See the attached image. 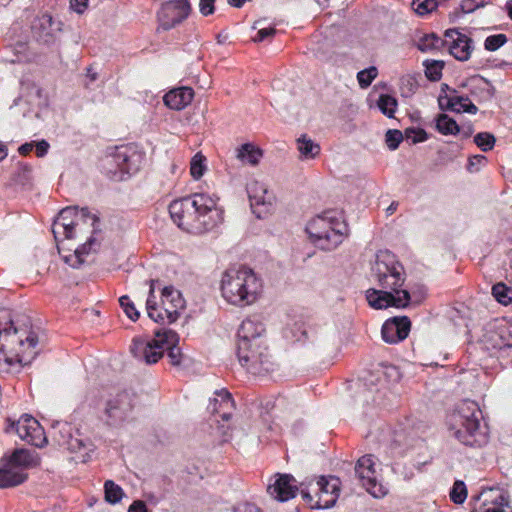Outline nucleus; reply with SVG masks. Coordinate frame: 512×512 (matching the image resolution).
Returning <instances> with one entry per match:
<instances>
[{
  "instance_id": "37",
  "label": "nucleus",
  "mask_w": 512,
  "mask_h": 512,
  "mask_svg": "<svg viewBox=\"0 0 512 512\" xmlns=\"http://www.w3.org/2000/svg\"><path fill=\"white\" fill-rule=\"evenodd\" d=\"M444 41L435 34H425L417 41V47L419 50L426 52L434 49H439L443 45Z\"/></svg>"
},
{
  "instance_id": "55",
  "label": "nucleus",
  "mask_w": 512,
  "mask_h": 512,
  "mask_svg": "<svg viewBox=\"0 0 512 512\" xmlns=\"http://www.w3.org/2000/svg\"><path fill=\"white\" fill-rule=\"evenodd\" d=\"M233 512H261L258 507L251 503H243L234 507Z\"/></svg>"
},
{
  "instance_id": "24",
  "label": "nucleus",
  "mask_w": 512,
  "mask_h": 512,
  "mask_svg": "<svg viewBox=\"0 0 512 512\" xmlns=\"http://www.w3.org/2000/svg\"><path fill=\"white\" fill-rule=\"evenodd\" d=\"M410 327L411 322L408 317H394L383 324L382 338L389 344H396L408 336Z\"/></svg>"
},
{
  "instance_id": "54",
  "label": "nucleus",
  "mask_w": 512,
  "mask_h": 512,
  "mask_svg": "<svg viewBox=\"0 0 512 512\" xmlns=\"http://www.w3.org/2000/svg\"><path fill=\"white\" fill-rule=\"evenodd\" d=\"M70 7L78 14H82L88 7V0H71Z\"/></svg>"
},
{
  "instance_id": "13",
  "label": "nucleus",
  "mask_w": 512,
  "mask_h": 512,
  "mask_svg": "<svg viewBox=\"0 0 512 512\" xmlns=\"http://www.w3.org/2000/svg\"><path fill=\"white\" fill-rule=\"evenodd\" d=\"M237 356L240 364L253 375H262L272 369V356L267 343L238 345Z\"/></svg>"
},
{
  "instance_id": "59",
  "label": "nucleus",
  "mask_w": 512,
  "mask_h": 512,
  "mask_svg": "<svg viewBox=\"0 0 512 512\" xmlns=\"http://www.w3.org/2000/svg\"><path fill=\"white\" fill-rule=\"evenodd\" d=\"M486 160L485 156L483 155H475L469 159L468 167L469 169L474 165H479L483 163Z\"/></svg>"
},
{
  "instance_id": "29",
  "label": "nucleus",
  "mask_w": 512,
  "mask_h": 512,
  "mask_svg": "<svg viewBox=\"0 0 512 512\" xmlns=\"http://www.w3.org/2000/svg\"><path fill=\"white\" fill-rule=\"evenodd\" d=\"M27 474L16 470L6 462L0 467V488H10L24 483Z\"/></svg>"
},
{
  "instance_id": "61",
  "label": "nucleus",
  "mask_w": 512,
  "mask_h": 512,
  "mask_svg": "<svg viewBox=\"0 0 512 512\" xmlns=\"http://www.w3.org/2000/svg\"><path fill=\"white\" fill-rule=\"evenodd\" d=\"M155 280H150L149 281V284H150V289H149V296H148V299L147 300H155Z\"/></svg>"
},
{
  "instance_id": "20",
  "label": "nucleus",
  "mask_w": 512,
  "mask_h": 512,
  "mask_svg": "<svg viewBox=\"0 0 512 512\" xmlns=\"http://www.w3.org/2000/svg\"><path fill=\"white\" fill-rule=\"evenodd\" d=\"M247 193L253 212L258 218L263 217L270 211L274 198L268 193L264 183L256 179L250 180L247 184Z\"/></svg>"
},
{
  "instance_id": "8",
  "label": "nucleus",
  "mask_w": 512,
  "mask_h": 512,
  "mask_svg": "<svg viewBox=\"0 0 512 512\" xmlns=\"http://www.w3.org/2000/svg\"><path fill=\"white\" fill-rule=\"evenodd\" d=\"M345 229L343 221L332 212L318 215L306 225L312 243L324 250L336 248L344 239Z\"/></svg>"
},
{
  "instance_id": "38",
  "label": "nucleus",
  "mask_w": 512,
  "mask_h": 512,
  "mask_svg": "<svg viewBox=\"0 0 512 512\" xmlns=\"http://www.w3.org/2000/svg\"><path fill=\"white\" fill-rule=\"evenodd\" d=\"M377 106L384 115L392 118L397 108V100L390 95L382 94L377 101Z\"/></svg>"
},
{
  "instance_id": "11",
  "label": "nucleus",
  "mask_w": 512,
  "mask_h": 512,
  "mask_svg": "<svg viewBox=\"0 0 512 512\" xmlns=\"http://www.w3.org/2000/svg\"><path fill=\"white\" fill-rule=\"evenodd\" d=\"M185 308V300L181 293L172 286H166L161 293V302L147 300L146 309L148 316L155 322L173 323Z\"/></svg>"
},
{
  "instance_id": "6",
  "label": "nucleus",
  "mask_w": 512,
  "mask_h": 512,
  "mask_svg": "<svg viewBox=\"0 0 512 512\" xmlns=\"http://www.w3.org/2000/svg\"><path fill=\"white\" fill-rule=\"evenodd\" d=\"M220 291L229 304L243 308L256 303L263 292L261 278L250 268L232 267L221 278Z\"/></svg>"
},
{
  "instance_id": "25",
  "label": "nucleus",
  "mask_w": 512,
  "mask_h": 512,
  "mask_svg": "<svg viewBox=\"0 0 512 512\" xmlns=\"http://www.w3.org/2000/svg\"><path fill=\"white\" fill-rule=\"evenodd\" d=\"M298 487L296 480L289 474H278L268 486V493L276 500L284 502L295 497Z\"/></svg>"
},
{
  "instance_id": "19",
  "label": "nucleus",
  "mask_w": 512,
  "mask_h": 512,
  "mask_svg": "<svg viewBox=\"0 0 512 512\" xmlns=\"http://www.w3.org/2000/svg\"><path fill=\"white\" fill-rule=\"evenodd\" d=\"M10 430H14L22 440L36 447H43L47 442L43 428L30 415H23L16 422H11L8 431Z\"/></svg>"
},
{
  "instance_id": "18",
  "label": "nucleus",
  "mask_w": 512,
  "mask_h": 512,
  "mask_svg": "<svg viewBox=\"0 0 512 512\" xmlns=\"http://www.w3.org/2000/svg\"><path fill=\"white\" fill-rule=\"evenodd\" d=\"M375 465L372 456L365 455L357 461L355 471L367 492L374 497H382L386 494V489L378 482Z\"/></svg>"
},
{
  "instance_id": "30",
  "label": "nucleus",
  "mask_w": 512,
  "mask_h": 512,
  "mask_svg": "<svg viewBox=\"0 0 512 512\" xmlns=\"http://www.w3.org/2000/svg\"><path fill=\"white\" fill-rule=\"evenodd\" d=\"M7 462L11 467L23 472V469L39 466L40 458L29 451L18 450L12 454Z\"/></svg>"
},
{
  "instance_id": "23",
  "label": "nucleus",
  "mask_w": 512,
  "mask_h": 512,
  "mask_svg": "<svg viewBox=\"0 0 512 512\" xmlns=\"http://www.w3.org/2000/svg\"><path fill=\"white\" fill-rule=\"evenodd\" d=\"M238 345L267 343L266 329L258 319H245L238 330Z\"/></svg>"
},
{
  "instance_id": "2",
  "label": "nucleus",
  "mask_w": 512,
  "mask_h": 512,
  "mask_svg": "<svg viewBox=\"0 0 512 512\" xmlns=\"http://www.w3.org/2000/svg\"><path fill=\"white\" fill-rule=\"evenodd\" d=\"M169 213L179 228L193 234L211 231L224 221V209L219 198L208 193H195L173 201Z\"/></svg>"
},
{
  "instance_id": "5",
  "label": "nucleus",
  "mask_w": 512,
  "mask_h": 512,
  "mask_svg": "<svg viewBox=\"0 0 512 512\" xmlns=\"http://www.w3.org/2000/svg\"><path fill=\"white\" fill-rule=\"evenodd\" d=\"M179 335L170 329H162L152 336H139L132 340L130 351L140 362L147 365L157 363L165 354L172 366H180L185 358L179 346Z\"/></svg>"
},
{
  "instance_id": "64",
  "label": "nucleus",
  "mask_w": 512,
  "mask_h": 512,
  "mask_svg": "<svg viewBox=\"0 0 512 512\" xmlns=\"http://www.w3.org/2000/svg\"><path fill=\"white\" fill-rule=\"evenodd\" d=\"M397 209V204L396 203H392L388 208H387V213L388 214H392L394 213V211Z\"/></svg>"
},
{
  "instance_id": "33",
  "label": "nucleus",
  "mask_w": 512,
  "mask_h": 512,
  "mask_svg": "<svg viewBox=\"0 0 512 512\" xmlns=\"http://www.w3.org/2000/svg\"><path fill=\"white\" fill-rule=\"evenodd\" d=\"M495 336L499 338V341H494V348L512 347V324L504 323L499 325Z\"/></svg>"
},
{
  "instance_id": "43",
  "label": "nucleus",
  "mask_w": 512,
  "mask_h": 512,
  "mask_svg": "<svg viewBox=\"0 0 512 512\" xmlns=\"http://www.w3.org/2000/svg\"><path fill=\"white\" fill-rule=\"evenodd\" d=\"M495 141V137L488 132H481L474 136L475 144L484 152L492 150Z\"/></svg>"
},
{
  "instance_id": "49",
  "label": "nucleus",
  "mask_w": 512,
  "mask_h": 512,
  "mask_svg": "<svg viewBox=\"0 0 512 512\" xmlns=\"http://www.w3.org/2000/svg\"><path fill=\"white\" fill-rule=\"evenodd\" d=\"M507 41V38L504 34L492 35L486 38L484 46L485 49L489 51H495L504 45Z\"/></svg>"
},
{
  "instance_id": "12",
  "label": "nucleus",
  "mask_w": 512,
  "mask_h": 512,
  "mask_svg": "<svg viewBox=\"0 0 512 512\" xmlns=\"http://www.w3.org/2000/svg\"><path fill=\"white\" fill-rule=\"evenodd\" d=\"M341 481L335 476H321L309 489L301 490L303 499L314 509L332 507L340 494Z\"/></svg>"
},
{
  "instance_id": "28",
  "label": "nucleus",
  "mask_w": 512,
  "mask_h": 512,
  "mask_svg": "<svg viewBox=\"0 0 512 512\" xmlns=\"http://www.w3.org/2000/svg\"><path fill=\"white\" fill-rule=\"evenodd\" d=\"M439 104L441 108L446 107L457 113L468 112L475 114L478 110L468 97L458 95L440 97Z\"/></svg>"
},
{
  "instance_id": "60",
  "label": "nucleus",
  "mask_w": 512,
  "mask_h": 512,
  "mask_svg": "<svg viewBox=\"0 0 512 512\" xmlns=\"http://www.w3.org/2000/svg\"><path fill=\"white\" fill-rule=\"evenodd\" d=\"M34 148V142L31 143H25L21 145L18 149L19 153L22 155L28 154L32 149Z\"/></svg>"
},
{
  "instance_id": "47",
  "label": "nucleus",
  "mask_w": 512,
  "mask_h": 512,
  "mask_svg": "<svg viewBox=\"0 0 512 512\" xmlns=\"http://www.w3.org/2000/svg\"><path fill=\"white\" fill-rule=\"evenodd\" d=\"M442 69L443 62L441 61L426 62L425 74L430 80L437 81L441 78Z\"/></svg>"
},
{
  "instance_id": "53",
  "label": "nucleus",
  "mask_w": 512,
  "mask_h": 512,
  "mask_svg": "<svg viewBox=\"0 0 512 512\" xmlns=\"http://www.w3.org/2000/svg\"><path fill=\"white\" fill-rule=\"evenodd\" d=\"M276 33L274 28H264L258 31L257 36L253 39L254 42H261L266 38H272Z\"/></svg>"
},
{
  "instance_id": "22",
  "label": "nucleus",
  "mask_w": 512,
  "mask_h": 512,
  "mask_svg": "<svg viewBox=\"0 0 512 512\" xmlns=\"http://www.w3.org/2000/svg\"><path fill=\"white\" fill-rule=\"evenodd\" d=\"M32 30L37 41L50 45L55 42L61 26L59 22L53 20L52 16L44 14L34 20Z\"/></svg>"
},
{
  "instance_id": "44",
  "label": "nucleus",
  "mask_w": 512,
  "mask_h": 512,
  "mask_svg": "<svg viewBox=\"0 0 512 512\" xmlns=\"http://www.w3.org/2000/svg\"><path fill=\"white\" fill-rule=\"evenodd\" d=\"M378 70L376 67L371 66L367 69H364L357 74V80L359 82V85L362 88H367L372 81L377 77Z\"/></svg>"
},
{
  "instance_id": "4",
  "label": "nucleus",
  "mask_w": 512,
  "mask_h": 512,
  "mask_svg": "<svg viewBox=\"0 0 512 512\" xmlns=\"http://www.w3.org/2000/svg\"><path fill=\"white\" fill-rule=\"evenodd\" d=\"M37 336L29 333L25 340L13 328L8 314L0 317V373H17L22 365L30 363L37 354Z\"/></svg>"
},
{
  "instance_id": "26",
  "label": "nucleus",
  "mask_w": 512,
  "mask_h": 512,
  "mask_svg": "<svg viewBox=\"0 0 512 512\" xmlns=\"http://www.w3.org/2000/svg\"><path fill=\"white\" fill-rule=\"evenodd\" d=\"M194 98V91L190 87H179L167 92L163 98L165 105L173 110H182L187 107Z\"/></svg>"
},
{
  "instance_id": "1",
  "label": "nucleus",
  "mask_w": 512,
  "mask_h": 512,
  "mask_svg": "<svg viewBox=\"0 0 512 512\" xmlns=\"http://www.w3.org/2000/svg\"><path fill=\"white\" fill-rule=\"evenodd\" d=\"M98 219L86 210L68 207L60 211L52 225L59 253L71 267H79L84 256L96 252L100 239L96 231Z\"/></svg>"
},
{
  "instance_id": "42",
  "label": "nucleus",
  "mask_w": 512,
  "mask_h": 512,
  "mask_svg": "<svg viewBox=\"0 0 512 512\" xmlns=\"http://www.w3.org/2000/svg\"><path fill=\"white\" fill-rule=\"evenodd\" d=\"M104 488L105 498L110 503H117L123 497V491L121 487L116 485L113 481H106Z\"/></svg>"
},
{
  "instance_id": "39",
  "label": "nucleus",
  "mask_w": 512,
  "mask_h": 512,
  "mask_svg": "<svg viewBox=\"0 0 512 512\" xmlns=\"http://www.w3.org/2000/svg\"><path fill=\"white\" fill-rule=\"evenodd\" d=\"M32 179V169L30 166L25 164H20L13 175V182L16 185H20L25 187L30 184Z\"/></svg>"
},
{
  "instance_id": "17",
  "label": "nucleus",
  "mask_w": 512,
  "mask_h": 512,
  "mask_svg": "<svg viewBox=\"0 0 512 512\" xmlns=\"http://www.w3.org/2000/svg\"><path fill=\"white\" fill-rule=\"evenodd\" d=\"M190 11L191 6L188 0L165 2L157 14L159 28L170 30L176 27L189 16Z\"/></svg>"
},
{
  "instance_id": "7",
  "label": "nucleus",
  "mask_w": 512,
  "mask_h": 512,
  "mask_svg": "<svg viewBox=\"0 0 512 512\" xmlns=\"http://www.w3.org/2000/svg\"><path fill=\"white\" fill-rule=\"evenodd\" d=\"M482 412L474 401H462L450 416V430L464 445L482 447L488 443V429L481 422Z\"/></svg>"
},
{
  "instance_id": "63",
  "label": "nucleus",
  "mask_w": 512,
  "mask_h": 512,
  "mask_svg": "<svg viewBox=\"0 0 512 512\" xmlns=\"http://www.w3.org/2000/svg\"><path fill=\"white\" fill-rule=\"evenodd\" d=\"M506 10L508 12L509 17L512 19V0H509L506 3Z\"/></svg>"
},
{
  "instance_id": "56",
  "label": "nucleus",
  "mask_w": 512,
  "mask_h": 512,
  "mask_svg": "<svg viewBox=\"0 0 512 512\" xmlns=\"http://www.w3.org/2000/svg\"><path fill=\"white\" fill-rule=\"evenodd\" d=\"M34 147H35V150H36V155L38 157H43L44 155L47 154L48 152V149H49V143L45 140H41L37 143L34 144Z\"/></svg>"
},
{
  "instance_id": "35",
  "label": "nucleus",
  "mask_w": 512,
  "mask_h": 512,
  "mask_svg": "<svg viewBox=\"0 0 512 512\" xmlns=\"http://www.w3.org/2000/svg\"><path fill=\"white\" fill-rule=\"evenodd\" d=\"M437 130L444 135H455L459 132L456 121L446 114H440L436 120Z\"/></svg>"
},
{
  "instance_id": "21",
  "label": "nucleus",
  "mask_w": 512,
  "mask_h": 512,
  "mask_svg": "<svg viewBox=\"0 0 512 512\" xmlns=\"http://www.w3.org/2000/svg\"><path fill=\"white\" fill-rule=\"evenodd\" d=\"M471 39L459 32L457 29H450L445 32L444 43L448 47L451 55L459 61L469 59L472 52Z\"/></svg>"
},
{
  "instance_id": "3",
  "label": "nucleus",
  "mask_w": 512,
  "mask_h": 512,
  "mask_svg": "<svg viewBox=\"0 0 512 512\" xmlns=\"http://www.w3.org/2000/svg\"><path fill=\"white\" fill-rule=\"evenodd\" d=\"M372 271L382 289L366 291L368 304L374 309L406 307L410 300V294L407 290L401 289L405 281L404 268L395 256L389 251L379 252Z\"/></svg>"
},
{
  "instance_id": "62",
  "label": "nucleus",
  "mask_w": 512,
  "mask_h": 512,
  "mask_svg": "<svg viewBox=\"0 0 512 512\" xmlns=\"http://www.w3.org/2000/svg\"><path fill=\"white\" fill-rule=\"evenodd\" d=\"M87 77L91 80V81H95L97 79V73L95 71H93L92 69H88L87 70Z\"/></svg>"
},
{
  "instance_id": "40",
  "label": "nucleus",
  "mask_w": 512,
  "mask_h": 512,
  "mask_svg": "<svg viewBox=\"0 0 512 512\" xmlns=\"http://www.w3.org/2000/svg\"><path fill=\"white\" fill-rule=\"evenodd\" d=\"M438 4V0H413L411 6L418 15L423 16L435 10Z\"/></svg>"
},
{
  "instance_id": "50",
  "label": "nucleus",
  "mask_w": 512,
  "mask_h": 512,
  "mask_svg": "<svg viewBox=\"0 0 512 512\" xmlns=\"http://www.w3.org/2000/svg\"><path fill=\"white\" fill-rule=\"evenodd\" d=\"M405 136L399 130H388L386 133V143L391 150H395Z\"/></svg>"
},
{
  "instance_id": "36",
  "label": "nucleus",
  "mask_w": 512,
  "mask_h": 512,
  "mask_svg": "<svg viewBox=\"0 0 512 512\" xmlns=\"http://www.w3.org/2000/svg\"><path fill=\"white\" fill-rule=\"evenodd\" d=\"M207 169L206 157L201 153H196L190 161V174L193 179H200Z\"/></svg>"
},
{
  "instance_id": "57",
  "label": "nucleus",
  "mask_w": 512,
  "mask_h": 512,
  "mask_svg": "<svg viewBox=\"0 0 512 512\" xmlns=\"http://www.w3.org/2000/svg\"><path fill=\"white\" fill-rule=\"evenodd\" d=\"M128 512H147L146 504L143 501H134L129 509Z\"/></svg>"
},
{
  "instance_id": "45",
  "label": "nucleus",
  "mask_w": 512,
  "mask_h": 512,
  "mask_svg": "<svg viewBox=\"0 0 512 512\" xmlns=\"http://www.w3.org/2000/svg\"><path fill=\"white\" fill-rule=\"evenodd\" d=\"M467 497V490L464 482L456 481L453 485V488L450 492L451 500L456 504H461L465 501Z\"/></svg>"
},
{
  "instance_id": "31",
  "label": "nucleus",
  "mask_w": 512,
  "mask_h": 512,
  "mask_svg": "<svg viewBox=\"0 0 512 512\" xmlns=\"http://www.w3.org/2000/svg\"><path fill=\"white\" fill-rule=\"evenodd\" d=\"M25 102L28 105L41 108L47 105V99L43 96L42 89L33 83H27L23 86Z\"/></svg>"
},
{
  "instance_id": "46",
  "label": "nucleus",
  "mask_w": 512,
  "mask_h": 512,
  "mask_svg": "<svg viewBox=\"0 0 512 512\" xmlns=\"http://www.w3.org/2000/svg\"><path fill=\"white\" fill-rule=\"evenodd\" d=\"M119 303L129 319H131L132 321H136L139 318L140 313L135 308L134 303L128 296H122L119 299Z\"/></svg>"
},
{
  "instance_id": "14",
  "label": "nucleus",
  "mask_w": 512,
  "mask_h": 512,
  "mask_svg": "<svg viewBox=\"0 0 512 512\" xmlns=\"http://www.w3.org/2000/svg\"><path fill=\"white\" fill-rule=\"evenodd\" d=\"M133 406V397L129 392L108 393L103 410L106 423L115 427L122 425L129 419Z\"/></svg>"
},
{
  "instance_id": "34",
  "label": "nucleus",
  "mask_w": 512,
  "mask_h": 512,
  "mask_svg": "<svg viewBox=\"0 0 512 512\" xmlns=\"http://www.w3.org/2000/svg\"><path fill=\"white\" fill-rule=\"evenodd\" d=\"M297 142L298 150L303 158H315L320 152V146L306 136H301Z\"/></svg>"
},
{
  "instance_id": "51",
  "label": "nucleus",
  "mask_w": 512,
  "mask_h": 512,
  "mask_svg": "<svg viewBox=\"0 0 512 512\" xmlns=\"http://www.w3.org/2000/svg\"><path fill=\"white\" fill-rule=\"evenodd\" d=\"M487 4L484 0H464L461 3V9L464 13H471L479 7H484Z\"/></svg>"
},
{
  "instance_id": "16",
  "label": "nucleus",
  "mask_w": 512,
  "mask_h": 512,
  "mask_svg": "<svg viewBox=\"0 0 512 512\" xmlns=\"http://www.w3.org/2000/svg\"><path fill=\"white\" fill-rule=\"evenodd\" d=\"M471 512H512L508 492L499 487L483 489L473 498Z\"/></svg>"
},
{
  "instance_id": "9",
  "label": "nucleus",
  "mask_w": 512,
  "mask_h": 512,
  "mask_svg": "<svg viewBox=\"0 0 512 512\" xmlns=\"http://www.w3.org/2000/svg\"><path fill=\"white\" fill-rule=\"evenodd\" d=\"M53 437L59 446L69 452L71 459L76 463L88 462L95 450L88 436L66 422H58L53 426Z\"/></svg>"
},
{
  "instance_id": "48",
  "label": "nucleus",
  "mask_w": 512,
  "mask_h": 512,
  "mask_svg": "<svg viewBox=\"0 0 512 512\" xmlns=\"http://www.w3.org/2000/svg\"><path fill=\"white\" fill-rule=\"evenodd\" d=\"M405 139L410 141L411 144L423 142L428 139V135L425 130L420 128H409L405 130Z\"/></svg>"
},
{
  "instance_id": "52",
  "label": "nucleus",
  "mask_w": 512,
  "mask_h": 512,
  "mask_svg": "<svg viewBox=\"0 0 512 512\" xmlns=\"http://www.w3.org/2000/svg\"><path fill=\"white\" fill-rule=\"evenodd\" d=\"M215 0H200V12L204 16H208L214 13L215 7H214Z\"/></svg>"
},
{
  "instance_id": "15",
  "label": "nucleus",
  "mask_w": 512,
  "mask_h": 512,
  "mask_svg": "<svg viewBox=\"0 0 512 512\" xmlns=\"http://www.w3.org/2000/svg\"><path fill=\"white\" fill-rule=\"evenodd\" d=\"M144 153L134 145H121L108 149L106 164L116 165L122 173L130 174L140 169Z\"/></svg>"
},
{
  "instance_id": "10",
  "label": "nucleus",
  "mask_w": 512,
  "mask_h": 512,
  "mask_svg": "<svg viewBox=\"0 0 512 512\" xmlns=\"http://www.w3.org/2000/svg\"><path fill=\"white\" fill-rule=\"evenodd\" d=\"M215 395L210 403L211 412L214 414L212 420L213 435L220 443H227L231 440L234 430L231 423L234 402L231 394L226 390L218 391Z\"/></svg>"
},
{
  "instance_id": "58",
  "label": "nucleus",
  "mask_w": 512,
  "mask_h": 512,
  "mask_svg": "<svg viewBox=\"0 0 512 512\" xmlns=\"http://www.w3.org/2000/svg\"><path fill=\"white\" fill-rule=\"evenodd\" d=\"M384 373L386 376L392 378L394 381H397L400 378V373L395 366H386Z\"/></svg>"
},
{
  "instance_id": "32",
  "label": "nucleus",
  "mask_w": 512,
  "mask_h": 512,
  "mask_svg": "<svg viewBox=\"0 0 512 512\" xmlns=\"http://www.w3.org/2000/svg\"><path fill=\"white\" fill-rule=\"evenodd\" d=\"M471 93L475 97L478 98V100H489L494 96L495 88L490 84L489 81L485 80L482 77L475 78L473 80V86H472Z\"/></svg>"
},
{
  "instance_id": "41",
  "label": "nucleus",
  "mask_w": 512,
  "mask_h": 512,
  "mask_svg": "<svg viewBox=\"0 0 512 512\" xmlns=\"http://www.w3.org/2000/svg\"><path fill=\"white\" fill-rule=\"evenodd\" d=\"M492 294L495 299L503 305H507L512 301V291L503 283L495 284L492 287Z\"/></svg>"
},
{
  "instance_id": "27",
  "label": "nucleus",
  "mask_w": 512,
  "mask_h": 512,
  "mask_svg": "<svg viewBox=\"0 0 512 512\" xmlns=\"http://www.w3.org/2000/svg\"><path fill=\"white\" fill-rule=\"evenodd\" d=\"M263 154V150L254 142H246L235 148V157L242 165H259Z\"/></svg>"
}]
</instances>
